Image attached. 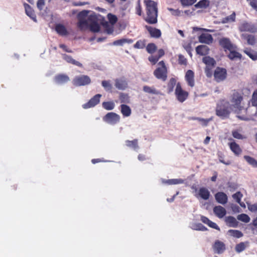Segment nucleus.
Instances as JSON below:
<instances>
[{
    "instance_id": "obj_1",
    "label": "nucleus",
    "mask_w": 257,
    "mask_h": 257,
    "mask_svg": "<svg viewBox=\"0 0 257 257\" xmlns=\"http://www.w3.org/2000/svg\"><path fill=\"white\" fill-rule=\"evenodd\" d=\"M88 11L84 10L78 15L79 22L77 26L81 31H85L89 28L94 33L98 32L100 30L99 24L101 23L105 28H107L109 24L105 21L101 22L102 19L100 15L93 13L88 16Z\"/></svg>"
},
{
    "instance_id": "obj_2",
    "label": "nucleus",
    "mask_w": 257,
    "mask_h": 257,
    "mask_svg": "<svg viewBox=\"0 0 257 257\" xmlns=\"http://www.w3.org/2000/svg\"><path fill=\"white\" fill-rule=\"evenodd\" d=\"M242 96L241 94L238 92H234L233 93L230 98V106L231 110L236 113L237 117L242 120H248L249 119L245 115H240L239 113L241 111L244 110L245 113H246L247 109H244V107L241 105V102L242 100Z\"/></svg>"
},
{
    "instance_id": "obj_3",
    "label": "nucleus",
    "mask_w": 257,
    "mask_h": 257,
    "mask_svg": "<svg viewBox=\"0 0 257 257\" xmlns=\"http://www.w3.org/2000/svg\"><path fill=\"white\" fill-rule=\"evenodd\" d=\"M144 2L146 6L147 14L146 21L151 24L157 23L158 16L157 4L151 0H145Z\"/></svg>"
},
{
    "instance_id": "obj_4",
    "label": "nucleus",
    "mask_w": 257,
    "mask_h": 257,
    "mask_svg": "<svg viewBox=\"0 0 257 257\" xmlns=\"http://www.w3.org/2000/svg\"><path fill=\"white\" fill-rule=\"evenodd\" d=\"M231 111L229 102L225 100H220L217 103L216 107V114L222 118H227L229 116Z\"/></svg>"
},
{
    "instance_id": "obj_5",
    "label": "nucleus",
    "mask_w": 257,
    "mask_h": 257,
    "mask_svg": "<svg viewBox=\"0 0 257 257\" xmlns=\"http://www.w3.org/2000/svg\"><path fill=\"white\" fill-rule=\"evenodd\" d=\"M158 65L159 67L154 71V74L158 79L165 81L167 78V68L164 61H160Z\"/></svg>"
},
{
    "instance_id": "obj_6",
    "label": "nucleus",
    "mask_w": 257,
    "mask_h": 257,
    "mask_svg": "<svg viewBox=\"0 0 257 257\" xmlns=\"http://www.w3.org/2000/svg\"><path fill=\"white\" fill-rule=\"evenodd\" d=\"M238 29L240 32H248L254 33L257 31V27L251 23L243 21L240 24Z\"/></svg>"
},
{
    "instance_id": "obj_7",
    "label": "nucleus",
    "mask_w": 257,
    "mask_h": 257,
    "mask_svg": "<svg viewBox=\"0 0 257 257\" xmlns=\"http://www.w3.org/2000/svg\"><path fill=\"white\" fill-rule=\"evenodd\" d=\"M103 120L108 124L114 125L119 121L120 116L113 112H108L103 117Z\"/></svg>"
},
{
    "instance_id": "obj_8",
    "label": "nucleus",
    "mask_w": 257,
    "mask_h": 257,
    "mask_svg": "<svg viewBox=\"0 0 257 257\" xmlns=\"http://www.w3.org/2000/svg\"><path fill=\"white\" fill-rule=\"evenodd\" d=\"M175 94L177 100L180 102H184L188 96V93L182 88L179 83L176 85Z\"/></svg>"
},
{
    "instance_id": "obj_9",
    "label": "nucleus",
    "mask_w": 257,
    "mask_h": 257,
    "mask_svg": "<svg viewBox=\"0 0 257 257\" xmlns=\"http://www.w3.org/2000/svg\"><path fill=\"white\" fill-rule=\"evenodd\" d=\"M90 78L87 75L76 76L73 80V83L75 86H83L89 84Z\"/></svg>"
},
{
    "instance_id": "obj_10",
    "label": "nucleus",
    "mask_w": 257,
    "mask_h": 257,
    "mask_svg": "<svg viewBox=\"0 0 257 257\" xmlns=\"http://www.w3.org/2000/svg\"><path fill=\"white\" fill-rule=\"evenodd\" d=\"M226 70L224 68L217 67L214 73L215 80L219 82L224 80L226 77Z\"/></svg>"
},
{
    "instance_id": "obj_11",
    "label": "nucleus",
    "mask_w": 257,
    "mask_h": 257,
    "mask_svg": "<svg viewBox=\"0 0 257 257\" xmlns=\"http://www.w3.org/2000/svg\"><path fill=\"white\" fill-rule=\"evenodd\" d=\"M219 45L226 51V50H232L235 46L233 44L228 38H221L218 41Z\"/></svg>"
},
{
    "instance_id": "obj_12",
    "label": "nucleus",
    "mask_w": 257,
    "mask_h": 257,
    "mask_svg": "<svg viewBox=\"0 0 257 257\" xmlns=\"http://www.w3.org/2000/svg\"><path fill=\"white\" fill-rule=\"evenodd\" d=\"M101 95L97 94L91 98L88 102L83 104L82 107L84 109H87L95 106L100 102V98Z\"/></svg>"
},
{
    "instance_id": "obj_13",
    "label": "nucleus",
    "mask_w": 257,
    "mask_h": 257,
    "mask_svg": "<svg viewBox=\"0 0 257 257\" xmlns=\"http://www.w3.org/2000/svg\"><path fill=\"white\" fill-rule=\"evenodd\" d=\"M195 196L197 198L199 197L203 200H207L209 198L210 193L207 188L201 187L198 190V193Z\"/></svg>"
},
{
    "instance_id": "obj_14",
    "label": "nucleus",
    "mask_w": 257,
    "mask_h": 257,
    "mask_svg": "<svg viewBox=\"0 0 257 257\" xmlns=\"http://www.w3.org/2000/svg\"><path fill=\"white\" fill-rule=\"evenodd\" d=\"M199 42L206 44H211L213 42V37L211 35L206 33L202 34L198 38Z\"/></svg>"
},
{
    "instance_id": "obj_15",
    "label": "nucleus",
    "mask_w": 257,
    "mask_h": 257,
    "mask_svg": "<svg viewBox=\"0 0 257 257\" xmlns=\"http://www.w3.org/2000/svg\"><path fill=\"white\" fill-rule=\"evenodd\" d=\"M213 247L214 251L218 254L222 253L225 249L224 243L218 240L215 241Z\"/></svg>"
},
{
    "instance_id": "obj_16",
    "label": "nucleus",
    "mask_w": 257,
    "mask_h": 257,
    "mask_svg": "<svg viewBox=\"0 0 257 257\" xmlns=\"http://www.w3.org/2000/svg\"><path fill=\"white\" fill-rule=\"evenodd\" d=\"M216 201L221 204H225L227 202L228 197L226 194L223 192H219L215 195Z\"/></svg>"
},
{
    "instance_id": "obj_17",
    "label": "nucleus",
    "mask_w": 257,
    "mask_h": 257,
    "mask_svg": "<svg viewBox=\"0 0 257 257\" xmlns=\"http://www.w3.org/2000/svg\"><path fill=\"white\" fill-rule=\"evenodd\" d=\"M213 212L215 215L219 218H223L226 213L225 209L221 206H215L213 208Z\"/></svg>"
},
{
    "instance_id": "obj_18",
    "label": "nucleus",
    "mask_w": 257,
    "mask_h": 257,
    "mask_svg": "<svg viewBox=\"0 0 257 257\" xmlns=\"http://www.w3.org/2000/svg\"><path fill=\"white\" fill-rule=\"evenodd\" d=\"M115 86L119 90H124L127 86V83L124 78H118L115 80Z\"/></svg>"
},
{
    "instance_id": "obj_19",
    "label": "nucleus",
    "mask_w": 257,
    "mask_h": 257,
    "mask_svg": "<svg viewBox=\"0 0 257 257\" xmlns=\"http://www.w3.org/2000/svg\"><path fill=\"white\" fill-rule=\"evenodd\" d=\"M146 28L152 37L159 38L161 37V32L160 30L148 26H146Z\"/></svg>"
},
{
    "instance_id": "obj_20",
    "label": "nucleus",
    "mask_w": 257,
    "mask_h": 257,
    "mask_svg": "<svg viewBox=\"0 0 257 257\" xmlns=\"http://www.w3.org/2000/svg\"><path fill=\"white\" fill-rule=\"evenodd\" d=\"M194 72L191 70H188L185 75V79L187 81L188 84L192 87L194 86Z\"/></svg>"
},
{
    "instance_id": "obj_21",
    "label": "nucleus",
    "mask_w": 257,
    "mask_h": 257,
    "mask_svg": "<svg viewBox=\"0 0 257 257\" xmlns=\"http://www.w3.org/2000/svg\"><path fill=\"white\" fill-rule=\"evenodd\" d=\"M228 145L231 151L236 156H239L241 153L242 150L239 146L235 142L228 143Z\"/></svg>"
},
{
    "instance_id": "obj_22",
    "label": "nucleus",
    "mask_w": 257,
    "mask_h": 257,
    "mask_svg": "<svg viewBox=\"0 0 257 257\" xmlns=\"http://www.w3.org/2000/svg\"><path fill=\"white\" fill-rule=\"evenodd\" d=\"M55 81L58 84H62L70 80L69 77L64 74H60L55 76Z\"/></svg>"
},
{
    "instance_id": "obj_23",
    "label": "nucleus",
    "mask_w": 257,
    "mask_h": 257,
    "mask_svg": "<svg viewBox=\"0 0 257 257\" xmlns=\"http://www.w3.org/2000/svg\"><path fill=\"white\" fill-rule=\"evenodd\" d=\"M236 46H235L232 50H229V53L228 55V58L232 60H235L237 59H240L241 55L238 52H236Z\"/></svg>"
},
{
    "instance_id": "obj_24",
    "label": "nucleus",
    "mask_w": 257,
    "mask_h": 257,
    "mask_svg": "<svg viewBox=\"0 0 257 257\" xmlns=\"http://www.w3.org/2000/svg\"><path fill=\"white\" fill-rule=\"evenodd\" d=\"M24 7L27 15L31 18L34 21L36 22V15L31 7L27 4H24Z\"/></svg>"
},
{
    "instance_id": "obj_25",
    "label": "nucleus",
    "mask_w": 257,
    "mask_h": 257,
    "mask_svg": "<svg viewBox=\"0 0 257 257\" xmlns=\"http://www.w3.org/2000/svg\"><path fill=\"white\" fill-rule=\"evenodd\" d=\"M197 54L201 55H206L209 53V49L206 45H199L196 48Z\"/></svg>"
},
{
    "instance_id": "obj_26",
    "label": "nucleus",
    "mask_w": 257,
    "mask_h": 257,
    "mask_svg": "<svg viewBox=\"0 0 257 257\" xmlns=\"http://www.w3.org/2000/svg\"><path fill=\"white\" fill-rule=\"evenodd\" d=\"M143 90L145 92L151 94L159 95L161 94L160 92L154 87H150L148 85L144 86Z\"/></svg>"
},
{
    "instance_id": "obj_27",
    "label": "nucleus",
    "mask_w": 257,
    "mask_h": 257,
    "mask_svg": "<svg viewBox=\"0 0 257 257\" xmlns=\"http://www.w3.org/2000/svg\"><path fill=\"white\" fill-rule=\"evenodd\" d=\"M225 222L229 227H236L238 225V222L233 216H227L225 218Z\"/></svg>"
},
{
    "instance_id": "obj_28",
    "label": "nucleus",
    "mask_w": 257,
    "mask_h": 257,
    "mask_svg": "<svg viewBox=\"0 0 257 257\" xmlns=\"http://www.w3.org/2000/svg\"><path fill=\"white\" fill-rule=\"evenodd\" d=\"M55 30L57 33L61 36H66L68 34L65 27L60 24L56 25Z\"/></svg>"
},
{
    "instance_id": "obj_29",
    "label": "nucleus",
    "mask_w": 257,
    "mask_h": 257,
    "mask_svg": "<svg viewBox=\"0 0 257 257\" xmlns=\"http://www.w3.org/2000/svg\"><path fill=\"white\" fill-rule=\"evenodd\" d=\"M120 111L124 117L130 116L132 113L130 107L125 104H121L120 105Z\"/></svg>"
},
{
    "instance_id": "obj_30",
    "label": "nucleus",
    "mask_w": 257,
    "mask_h": 257,
    "mask_svg": "<svg viewBox=\"0 0 257 257\" xmlns=\"http://www.w3.org/2000/svg\"><path fill=\"white\" fill-rule=\"evenodd\" d=\"M243 52L253 61L257 60V52L248 48L245 49Z\"/></svg>"
},
{
    "instance_id": "obj_31",
    "label": "nucleus",
    "mask_w": 257,
    "mask_h": 257,
    "mask_svg": "<svg viewBox=\"0 0 257 257\" xmlns=\"http://www.w3.org/2000/svg\"><path fill=\"white\" fill-rule=\"evenodd\" d=\"M133 40L130 39L123 38L119 40L114 41L113 42V45L115 46H123L125 44H132Z\"/></svg>"
},
{
    "instance_id": "obj_32",
    "label": "nucleus",
    "mask_w": 257,
    "mask_h": 257,
    "mask_svg": "<svg viewBox=\"0 0 257 257\" xmlns=\"http://www.w3.org/2000/svg\"><path fill=\"white\" fill-rule=\"evenodd\" d=\"M63 58L68 63H71L80 67H82L81 63L73 59L70 56L64 54L63 55Z\"/></svg>"
},
{
    "instance_id": "obj_33",
    "label": "nucleus",
    "mask_w": 257,
    "mask_h": 257,
    "mask_svg": "<svg viewBox=\"0 0 257 257\" xmlns=\"http://www.w3.org/2000/svg\"><path fill=\"white\" fill-rule=\"evenodd\" d=\"M248 245V241L241 242L236 245L235 250L237 252L240 253L245 250Z\"/></svg>"
},
{
    "instance_id": "obj_34",
    "label": "nucleus",
    "mask_w": 257,
    "mask_h": 257,
    "mask_svg": "<svg viewBox=\"0 0 257 257\" xmlns=\"http://www.w3.org/2000/svg\"><path fill=\"white\" fill-rule=\"evenodd\" d=\"M241 36L246 40L247 44L249 45H254L256 43V39L253 35L242 34Z\"/></svg>"
},
{
    "instance_id": "obj_35",
    "label": "nucleus",
    "mask_w": 257,
    "mask_h": 257,
    "mask_svg": "<svg viewBox=\"0 0 257 257\" xmlns=\"http://www.w3.org/2000/svg\"><path fill=\"white\" fill-rule=\"evenodd\" d=\"M163 182L169 185H176L183 184L184 182V180L182 179H172L167 180H163Z\"/></svg>"
},
{
    "instance_id": "obj_36",
    "label": "nucleus",
    "mask_w": 257,
    "mask_h": 257,
    "mask_svg": "<svg viewBox=\"0 0 257 257\" xmlns=\"http://www.w3.org/2000/svg\"><path fill=\"white\" fill-rule=\"evenodd\" d=\"M203 62L206 65V67H210L213 66L215 64V61L212 58L209 56L203 58Z\"/></svg>"
},
{
    "instance_id": "obj_37",
    "label": "nucleus",
    "mask_w": 257,
    "mask_h": 257,
    "mask_svg": "<svg viewBox=\"0 0 257 257\" xmlns=\"http://www.w3.org/2000/svg\"><path fill=\"white\" fill-rule=\"evenodd\" d=\"M102 107L106 110H111L113 109L115 104L113 101L103 102L102 103Z\"/></svg>"
},
{
    "instance_id": "obj_38",
    "label": "nucleus",
    "mask_w": 257,
    "mask_h": 257,
    "mask_svg": "<svg viewBox=\"0 0 257 257\" xmlns=\"http://www.w3.org/2000/svg\"><path fill=\"white\" fill-rule=\"evenodd\" d=\"M229 234L236 238H240L243 236V233L239 230L230 229L228 231Z\"/></svg>"
},
{
    "instance_id": "obj_39",
    "label": "nucleus",
    "mask_w": 257,
    "mask_h": 257,
    "mask_svg": "<svg viewBox=\"0 0 257 257\" xmlns=\"http://www.w3.org/2000/svg\"><path fill=\"white\" fill-rule=\"evenodd\" d=\"M126 145L132 148L134 150L138 149L139 148L138 145V140L135 139L133 141H128L127 140L125 141Z\"/></svg>"
},
{
    "instance_id": "obj_40",
    "label": "nucleus",
    "mask_w": 257,
    "mask_h": 257,
    "mask_svg": "<svg viewBox=\"0 0 257 257\" xmlns=\"http://www.w3.org/2000/svg\"><path fill=\"white\" fill-rule=\"evenodd\" d=\"M209 5V2L208 0H202L197 3L195 7L196 8H206Z\"/></svg>"
},
{
    "instance_id": "obj_41",
    "label": "nucleus",
    "mask_w": 257,
    "mask_h": 257,
    "mask_svg": "<svg viewBox=\"0 0 257 257\" xmlns=\"http://www.w3.org/2000/svg\"><path fill=\"white\" fill-rule=\"evenodd\" d=\"M242 197V194L239 192H237L236 193L232 195V198L236 200V201L240 204L241 206H245L243 203H241V199Z\"/></svg>"
},
{
    "instance_id": "obj_42",
    "label": "nucleus",
    "mask_w": 257,
    "mask_h": 257,
    "mask_svg": "<svg viewBox=\"0 0 257 257\" xmlns=\"http://www.w3.org/2000/svg\"><path fill=\"white\" fill-rule=\"evenodd\" d=\"M244 158L249 164L257 168V161L254 158L248 156H244Z\"/></svg>"
},
{
    "instance_id": "obj_43",
    "label": "nucleus",
    "mask_w": 257,
    "mask_h": 257,
    "mask_svg": "<svg viewBox=\"0 0 257 257\" xmlns=\"http://www.w3.org/2000/svg\"><path fill=\"white\" fill-rule=\"evenodd\" d=\"M237 218L238 220L245 223H248L250 221L249 217L247 214L244 213L238 215Z\"/></svg>"
},
{
    "instance_id": "obj_44",
    "label": "nucleus",
    "mask_w": 257,
    "mask_h": 257,
    "mask_svg": "<svg viewBox=\"0 0 257 257\" xmlns=\"http://www.w3.org/2000/svg\"><path fill=\"white\" fill-rule=\"evenodd\" d=\"M119 98L121 103H127L130 102V97L126 94L121 93Z\"/></svg>"
},
{
    "instance_id": "obj_45",
    "label": "nucleus",
    "mask_w": 257,
    "mask_h": 257,
    "mask_svg": "<svg viewBox=\"0 0 257 257\" xmlns=\"http://www.w3.org/2000/svg\"><path fill=\"white\" fill-rule=\"evenodd\" d=\"M102 86L104 87L106 91H110L112 88V86L110 81L104 80L102 81Z\"/></svg>"
},
{
    "instance_id": "obj_46",
    "label": "nucleus",
    "mask_w": 257,
    "mask_h": 257,
    "mask_svg": "<svg viewBox=\"0 0 257 257\" xmlns=\"http://www.w3.org/2000/svg\"><path fill=\"white\" fill-rule=\"evenodd\" d=\"M192 228L194 230L201 231H204L207 229V228L201 223H197L192 225Z\"/></svg>"
},
{
    "instance_id": "obj_47",
    "label": "nucleus",
    "mask_w": 257,
    "mask_h": 257,
    "mask_svg": "<svg viewBox=\"0 0 257 257\" xmlns=\"http://www.w3.org/2000/svg\"><path fill=\"white\" fill-rule=\"evenodd\" d=\"M146 49L148 53L152 54L156 50L157 47L154 44L150 43L148 45Z\"/></svg>"
},
{
    "instance_id": "obj_48",
    "label": "nucleus",
    "mask_w": 257,
    "mask_h": 257,
    "mask_svg": "<svg viewBox=\"0 0 257 257\" xmlns=\"http://www.w3.org/2000/svg\"><path fill=\"white\" fill-rule=\"evenodd\" d=\"M176 84V80L172 78L168 85V93H170L173 91L174 86Z\"/></svg>"
},
{
    "instance_id": "obj_49",
    "label": "nucleus",
    "mask_w": 257,
    "mask_h": 257,
    "mask_svg": "<svg viewBox=\"0 0 257 257\" xmlns=\"http://www.w3.org/2000/svg\"><path fill=\"white\" fill-rule=\"evenodd\" d=\"M107 18L109 23H111V25H114L117 21V17L115 15L111 14H108L107 15Z\"/></svg>"
},
{
    "instance_id": "obj_50",
    "label": "nucleus",
    "mask_w": 257,
    "mask_h": 257,
    "mask_svg": "<svg viewBox=\"0 0 257 257\" xmlns=\"http://www.w3.org/2000/svg\"><path fill=\"white\" fill-rule=\"evenodd\" d=\"M251 103L252 106H257V89L254 91L252 94Z\"/></svg>"
},
{
    "instance_id": "obj_51",
    "label": "nucleus",
    "mask_w": 257,
    "mask_h": 257,
    "mask_svg": "<svg viewBox=\"0 0 257 257\" xmlns=\"http://www.w3.org/2000/svg\"><path fill=\"white\" fill-rule=\"evenodd\" d=\"M235 14L233 13V14L230 15V16L224 18L223 19L222 22L223 23H227L228 22H233L235 21Z\"/></svg>"
},
{
    "instance_id": "obj_52",
    "label": "nucleus",
    "mask_w": 257,
    "mask_h": 257,
    "mask_svg": "<svg viewBox=\"0 0 257 257\" xmlns=\"http://www.w3.org/2000/svg\"><path fill=\"white\" fill-rule=\"evenodd\" d=\"M197 0H181V4L184 6H188L193 5Z\"/></svg>"
},
{
    "instance_id": "obj_53",
    "label": "nucleus",
    "mask_w": 257,
    "mask_h": 257,
    "mask_svg": "<svg viewBox=\"0 0 257 257\" xmlns=\"http://www.w3.org/2000/svg\"><path fill=\"white\" fill-rule=\"evenodd\" d=\"M218 159H219V161L220 162L226 165H229L230 164V162L229 161H228V162H225L223 160V154L221 153V152H218Z\"/></svg>"
},
{
    "instance_id": "obj_54",
    "label": "nucleus",
    "mask_w": 257,
    "mask_h": 257,
    "mask_svg": "<svg viewBox=\"0 0 257 257\" xmlns=\"http://www.w3.org/2000/svg\"><path fill=\"white\" fill-rule=\"evenodd\" d=\"M232 136L237 139H243V137L237 131H234L232 133Z\"/></svg>"
},
{
    "instance_id": "obj_55",
    "label": "nucleus",
    "mask_w": 257,
    "mask_h": 257,
    "mask_svg": "<svg viewBox=\"0 0 257 257\" xmlns=\"http://www.w3.org/2000/svg\"><path fill=\"white\" fill-rule=\"evenodd\" d=\"M159 57H158L157 56H153V55H152L151 56H150L148 58L149 60L153 63V64H156L157 61L159 60Z\"/></svg>"
},
{
    "instance_id": "obj_56",
    "label": "nucleus",
    "mask_w": 257,
    "mask_h": 257,
    "mask_svg": "<svg viewBox=\"0 0 257 257\" xmlns=\"http://www.w3.org/2000/svg\"><path fill=\"white\" fill-rule=\"evenodd\" d=\"M45 6V1L44 0H38L37 3V7L39 10H43L44 7Z\"/></svg>"
},
{
    "instance_id": "obj_57",
    "label": "nucleus",
    "mask_w": 257,
    "mask_h": 257,
    "mask_svg": "<svg viewBox=\"0 0 257 257\" xmlns=\"http://www.w3.org/2000/svg\"><path fill=\"white\" fill-rule=\"evenodd\" d=\"M168 10L171 12L172 15L178 16L180 15L181 12L178 10H174L172 8H168Z\"/></svg>"
},
{
    "instance_id": "obj_58",
    "label": "nucleus",
    "mask_w": 257,
    "mask_h": 257,
    "mask_svg": "<svg viewBox=\"0 0 257 257\" xmlns=\"http://www.w3.org/2000/svg\"><path fill=\"white\" fill-rule=\"evenodd\" d=\"M145 47V44L143 41H138L134 45V47L138 49H142Z\"/></svg>"
},
{
    "instance_id": "obj_59",
    "label": "nucleus",
    "mask_w": 257,
    "mask_h": 257,
    "mask_svg": "<svg viewBox=\"0 0 257 257\" xmlns=\"http://www.w3.org/2000/svg\"><path fill=\"white\" fill-rule=\"evenodd\" d=\"M179 63L180 64H186L187 63L186 59L182 55H179Z\"/></svg>"
},
{
    "instance_id": "obj_60",
    "label": "nucleus",
    "mask_w": 257,
    "mask_h": 257,
    "mask_svg": "<svg viewBox=\"0 0 257 257\" xmlns=\"http://www.w3.org/2000/svg\"><path fill=\"white\" fill-rule=\"evenodd\" d=\"M209 227L212 228H214V229H216L218 230H220V228L218 226V225L214 222L211 221V220H210L209 222L208 223V224H207Z\"/></svg>"
},
{
    "instance_id": "obj_61",
    "label": "nucleus",
    "mask_w": 257,
    "mask_h": 257,
    "mask_svg": "<svg viewBox=\"0 0 257 257\" xmlns=\"http://www.w3.org/2000/svg\"><path fill=\"white\" fill-rule=\"evenodd\" d=\"M249 4L251 6V7L255 10L256 11H257V0H252L251 1L249 2Z\"/></svg>"
},
{
    "instance_id": "obj_62",
    "label": "nucleus",
    "mask_w": 257,
    "mask_h": 257,
    "mask_svg": "<svg viewBox=\"0 0 257 257\" xmlns=\"http://www.w3.org/2000/svg\"><path fill=\"white\" fill-rule=\"evenodd\" d=\"M248 208L250 211L255 212L257 211V205L255 204L249 205L248 206Z\"/></svg>"
},
{
    "instance_id": "obj_63",
    "label": "nucleus",
    "mask_w": 257,
    "mask_h": 257,
    "mask_svg": "<svg viewBox=\"0 0 257 257\" xmlns=\"http://www.w3.org/2000/svg\"><path fill=\"white\" fill-rule=\"evenodd\" d=\"M201 220L204 223L208 224L210 221V220L206 217L202 216L201 217Z\"/></svg>"
},
{
    "instance_id": "obj_64",
    "label": "nucleus",
    "mask_w": 257,
    "mask_h": 257,
    "mask_svg": "<svg viewBox=\"0 0 257 257\" xmlns=\"http://www.w3.org/2000/svg\"><path fill=\"white\" fill-rule=\"evenodd\" d=\"M196 119L199 120L200 121L203 122L205 125H207L208 122L211 120V119H205L200 118H197Z\"/></svg>"
}]
</instances>
